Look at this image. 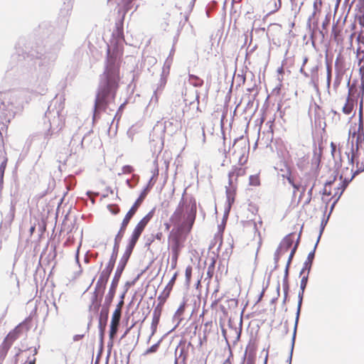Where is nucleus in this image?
<instances>
[{
	"instance_id": "nucleus-34",
	"label": "nucleus",
	"mask_w": 364,
	"mask_h": 364,
	"mask_svg": "<svg viewBox=\"0 0 364 364\" xmlns=\"http://www.w3.org/2000/svg\"><path fill=\"white\" fill-rule=\"evenodd\" d=\"M117 257V252L113 251V252L110 257L109 261L107 265L110 266L114 268Z\"/></svg>"
},
{
	"instance_id": "nucleus-19",
	"label": "nucleus",
	"mask_w": 364,
	"mask_h": 364,
	"mask_svg": "<svg viewBox=\"0 0 364 364\" xmlns=\"http://www.w3.org/2000/svg\"><path fill=\"white\" fill-rule=\"evenodd\" d=\"M314 258V251L311 252L308 255L307 259L304 264V267L302 268V269L300 272L301 275L304 274V272H306V270H308V273H309Z\"/></svg>"
},
{
	"instance_id": "nucleus-56",
	"label": "nucleus",
	"mask_w": 364,
	"mask_h": 364,
	"mask_svg": "<svg viewBox=\"0 0 364 364\" xmlns=\"http://www.w3.org/2000/svg\"><path fill=\"white\" fill-rule=\"evenodd\" d=\"M329 23V20L326 19L323 22L322 26L325 28Z\"/></svg>"
},
{
	"instance_id": "nucleus-36",
	"label": "nucleus",
	"mask_w": 364,
	"mask_h": 364,
	"mask_svg": "<svg viewBox=\"0 0 364 364\" xmlns=\"http://www.w3.org/2000/svg\"><path fill=\"white\" fill-rule=\"evenodd\" d=\"M359 63L358 65L360 66V73L362 75V77H364V57L358 58Z\"/></svg>"
},
{
	"instance_id": "nucleus-40",
	"label": "nucleus",
	"mask_w": 364,
	"mask_h": 364,
	"mask_svg": "<svg viewBox=\"0 0 364 364\" xmlns=\"http://www.w3.org/2000/svg\"><path fill=\"white\" fill-rule=\"evenodd\" d=\"M158 347H159L158 344H154V345L151 346L149 348H148L146 350L145 354H149V353L156 352L158 349Z\"/></svg>"
},
{
	"instance_id": "nucleus-25",
	"label": "nucleus",
	"mask_w": 364,
	"mask_h": 364,
	"mask_svg": "<svg viewBox=\"0 0 364 364\" xmlns=\"http://www.w3.org/2000/svg\"><path fill=\"white\" fill-rule=\"evenodd\" d=\"M189 82L195 87H201L203 85V80L194 75H189Z\"/></svg>"
},
{
	"instance_id": "nucleus-7",
	"label": "nucleus",
	"mask_w": 364,
	"mask_h": 364,
	"mask_svg": "<svg viewBox=\"0 0 364 364\" xmlns=\"http://www.w3.org/2000/svg\"><path fill=\"white\" fill-rule=\"evenodd\" d=\"M23 326V323H21L9 331L2 343L11 348L14 341H16L22 334Z\"/></svg>"
},
{
	"instance_id": "nucleus-21",
	"label": "nucleus",
	"mask_w": 364,
	"mask_h": 364,
	"mask_svg": "<svg viewBox=\"0 0 364 364\" xmlns=\"http://www.w3.org/2000/svg\"><path fill=\"white\" fill-rule=\"evenodd\" d=\"M357 57H364V36L359 34L358 36Z\"/></svg>"
},
{
	"instance_id": "nucleus-17",
	"label": "nucleus",
	"mask_w": 364,
	"mask_h": 364,
	"mask_svg": "<svg viewBox=\"0 0 364 364\" xmlns=\"http://www.w3.org/2000/svg\"><path fill=\"white\" fill-rule=\"evenodd\" d=\"M0 159H1V165H0V180L3 179L4 171L6 167L7 164V157L6 151L3 150H0Z\"/></svg>"
},
{
	"instance_id": "nucleus-18",
	"label": "nucleus",
	"mask_w": 364,
	"mask_h": 364,
	"mask_svg": "<svg viewBox=\"0 0 364 364\" xmlns=\"http://www.w3.org/2000/svg\"><path fill=\"white\" fill-rule=\"evenodd\" d=\"M136 0H122V9L119 11V14H122V18L133 7V2Z\"/></svg>"
},
{
	"instance_id": "nucleus-60",
	"label": "nucleus",
	"mask_w": 364,
	"mask_h": 364,
	"mask_svg": "<svg viewBox=\"0 0 364 364\" xmlns=\"http://www.w3.org/2000/svg\"><path fill=\"white\" fill-rule=\"evenodd\" d=\"M34 230H35V227H32V228H31V232H33Z\"/></svg>"
},
{
	"instance_id": "nucleus-49",
	"label": "nucleus",
	"mask_w": 364,
	"mask_h": 364,
	"mask_svg": "<svg viewBox=\"0 0 364 364\" xmlns=\"http://www.w3.org/2000/svg\"><path fill=\"white\" fill-rule=\"evenodd\" d=\"M318 4L319 5H321V0H316L314 2V14H316V11L318 10Z\"/></svg>"
},
{
	"instance_id": "nucleus-51",
	"label": "nucleus",
	"mask_w": 364,
	"mask_h": 364,
	"mask_svg": "<svg viewBox=\"0 0 364 364\" xmlns=\"http://www.w3.org/2000/svg\"><path fill=\"white\" fill-rule=\"evenodd\" d=\"M154 237H155L157 240L161 241V240H162V238H163V233H162V232H157V233L155 235Z\"/></svg>"
},
{
	"instance_id": "nucleus-14",
	"label": "nucleus",
	"mask_w": 364,
	"mask_h": 364,
	"mask_svg": "<svg viewBox=\"0 0 364 364\" xmlns=\"http://www.w3.org/2000/svg\"><path fill=\"white\" fill-rule=\"evenodd\" d=\"M162 310L160 309L159 307H155L153 311V316H152V321L151 323V328L152 329L153 333L156 331L157 326L159 325L160 318L161 316Z\"/></svg>"
},
{
	"instance_id": "nucleus-43",
	"label": "nucleus",
	"mask_w": 364,
	"mask_h": 364,
	"mask_svg": "<svg viewBox=\"0 0 364 364\" xmlns=\"http://www.w3.org/2000/svg\"><path fill=\"white\" fill-rule=\"evenodd\" d=\"M177 276H178V272H175L167 285L173 287L175 284V282L176 280Z\"/></svg>"
},
{
	"instance_id": "nucleus-4",
	"label": "nucleus",
	"mask_w": 364,
	"mask_h": 364,
	"mask_svg": "<svg viewBox=\"0 0 364 364\" xmlns=\"http://www.w3.org/2000/svg\"><path fill=\"white\" fill-rule=\"evenodd\" d=\"M358 146L356 147V153L354 152L353 149H352V154L350 157L348 156V160L350 164H356V170L353 171V168H350L348 167H345L342 168L340 179L342 181V185L341 187L338 188V191L334 193V196L338 195L339 196L343 193L345 188L347 187L348 183L353 180L355 176L361 171H364V162H360L358 160Z\"/></svg>"
},
{
	"instance_id": "nucleus-16",
	"label": "nucleus",
	"mask_w": 364,
	"mask_h": 364,
	"mask_svg": "<svg viewBox=\"0 0 364 364\" xmlns=\"http://www.w3.org/2000/svg\"><path fill=\"white\" fill-rule=\"evenodd\" d=\"M55 122H56L55 128L58 131L62 130L63 129V127H65V119L63 117V116H61L58 112L57 113L56 116H54V117L53 119V122H50V129H51L53 128V124H55Z\"/></svg>"
},
{
	"instance_id": "nucleus-6",
	"label": "nucleus",
	"mask_w": 364,
	"mask_h": 364,
	"mask_svg": "<svg viewBox=\"0 0 364 364\" xmlns=\"http://www.w3.org/2000/svg\"><path fill=\"white\" fill-rule=\"evenodd\" d=\"M247 171V166L245 165H235L232 167L231 171L228 173L229 185L232 186L233 181L237 182V178L240 176L246 175Z\"/></svg>"
},
{
	"instance_id": "nucleus-22",
	"label": "nucleus",
	"mask_w": 364,
	"mask_h": 364,
	"mask_svg": "<svg viewBox=\"0 0 364 364\" xmlns=\"http://www.w3.org/2000/svg\"><path fill=\"white\" fill-rule=\"evenodd\" d=\"M236 195V188L231 187L226 188V196L229 205H232L235 202V198Z\"/></svg>"
},
{
	"instance_id": "nucleus-53",
	"label": "nucleus",
	"mask_w": 364,
	"mask_h": 364,
	"mask_svg": "<svg viewBox=\"0 0 364 364\" xmlns=\"http://www.w3.org/2000/svg\"><path fill=\"white\" fill-rule=\"evenodd\" d=\"M248 349H250L251 350L254 351V350H255V346L254 343H253V344H252V345L250 343V344L247 346V347L246 351H247Z\"/></svg>"
},
{
	"instance_id": "nucleus-15",
	"label": "nucleus",
	"mask_w": 364,
	"mask_h": 364,
	"mask_svg": "<svg viewBox=\"0 0 364 364\" xmlns=\"http://www.w3.org/2000/svg\"><path fill=\"white\" fill-rule=\"evenodd\" d=\"M342 28H341L337 23L333 24L332 27V36L334 41L336 42L337 44H342L343 41V38L342 36Z\"/></svg>"
},
{
	"instance_id": "nucleus-29",
	"label": "nucleus",
	"mask_w": 364,
	"mask_h": 364,
	"mask_svg": "<svg viewBox=\"0 0 364 364\" xmlns=\"http://www.w3.org/2000/svg\"><path fill=\"white\" fill-rule=\"evenodd\" d=\"M192 272L193 267L191 265H188L186 268L185 276H186V282L188 284L191 283V277H192Z\"/></svg>"
},
{
	"instance_id": "nucleus-47",
	"label": "nucleus",
	"mask_w": 364,
	"mask_h": 364,
	"mask_svg": "<svg viewBox=\"0 0 364 364\" xmlns=\"http://www.w3.org/2000/svg\"><path fill=\"white\" fill-rule=\"evenodd\" d=\"M185 311V304H182L179 306V308L178 309L177 311H176V314H178L179 316H181V314H183Z\"/></svg>"
},
{
	"instance_id": "nucleus-35",
	"label": "nucleus",
	"mask_w": 364,
	"mask_h": 364,
	"mask_svg": "<svg viewBox=\"0 0 364 364\" xmlns=\"http://www.w3.org/2000/svg\"><path fill=\"white\" fill-rule=\"evenodd\" d=\"M107 208L114 215L118 214L120 211V209L117 205H109Z\"/></svg>"
},
{
	"instance_id": "nucleus-27",
	"label": "nucleus",
	"mask_w": 364,
	"mask_h": 364,
	"mask_svg": "<svg viewBox=\"0 0 364 364\" xmlns=\"http://www.w3.org/2000/svg\"><path fill=\"white\" fill-rule=\"evenodd\" d=\"M309 274L308 273V270H306V272H304L301 279V282H300V287H301V294H303L304 293V291L306 287V284H307V281H308V277H309Z\"/></svg>"
},
{
	"instance_id": "nucleus-20",
	"label": "nucleus",
	"mask_w": 364,
	"mask_h": 364,
	"mask_svg": "<svg viewBox=\"0 0 364 364\" xmlns=\"http://www.w3.org/2000/svg\"><path fill=\"white\" fill-rule=\"evenodd\" d=\"M281 0H269V4H267V9L269 10V14L275 13L281 8Z\"/></svg>"
},
{
	"instance_id": "nucleus-52",
	"label": "nucleus",
	"mask_w": 364,
	"mask_h": 364,
	"mask_svg": "<svg viewBox=\"0 0 364 364\" xmlns=\"http://www.w3.org/2000/svg\"><path fill=\"white\" fill-rule=\"evenodd\" d=\"M117 240H120L119 238H117V240L115 239V241H117ZM118 250H119V244L117 242H115L113 251L117 252V254Z\"/></svg>"
},
{
	"instance_id": "nucleus-39",
	"label": "nucleus",
	"mask_w": 364,
	"mask_h": 364,
	"mask_svg": "<svg viewBox=\"0 0 364 364\" xmlns=\"http://www.w3.org/2000/svg\"><path fill=\"white\" fill-rule=\"evenodd\" d=\"M149 191V188L147 186L146 188H144L142 191V192L141 193V194L139 195L138 198L141 199V200H142L144 201L145 198L146 197Z\"/></svg>"
},
{
	"instance_id": "nucleus-55",
	"label": "nucleus",
	"mask_w": 364,
	"mask_h": 364,
	"mask_svg": "<svg viewBox=\"0 0 364 364\" xmlns=\"http://www.w3.org/2000/svg\"><path fill=\"white\" fill-rule=\"evenodd\" d=\"M35 363H36V358H34L28 360V362H26L24 364H35Z\"/></svg>"
},
{
	"instance_id": "nucleus-42",
	"label": "nucleus",
	"mask_w": 364,
	"mask_h": 364,
	"mask_svg": "<svg viewBox=\"0 0 364 364\" xmlns=\"http://www.w3.org/2000/svg\"><path fill=\"white\" fill-rule=\"evenodd\" d=\"M296 245H295L292 250H291V252H290V255H289V259H288V262H287V267H289V264L291 263V259L295 254V252H296Z\"/></svg>"
},
{
	"instance_id": "nucleus-45",
	"label": "nucleus",
	"mask_w": 364,
	"mask_h": 364,
	"mask_svg": "<svg viewBox=\"0 0 364 364\" xmlns=\"http://www.w3.org/2000/svg\"><path fill=\"white\" fill-rule=\"evenodd\" d=\"M356 127L357 124H355L353 127H350L349 129V135L354 137L356 135Z\"/></svg>"
},
{
	"instance_id": "nucleus-12",
	"label": "nucleus",
	"mask_w": 364,
	"mask_h": 364,
	"mask_svg": "<svg viewBox=\"0 0 364 364\" xmlns=\"http://www.w3.org/2000/svg\"><path fill=\"white\" fill-rule=\"evenodd\" d=\"M353 88L350 87L348 92V97L346 99V104L342 108V111L346 114H350L354 108L356 101L352 97Z\"/></svg>"
},
{
	"instance_id": "nucleus-48",
	"label": "nucleus",
	"mask_w": 364,
	"mask_h": 364,
	"mask_svg": "<svg viewBox=\"0 0 364 364\" xmlns=\"http://www.w3.org/2000/svg\"><path fill=\"white\" fill-rule=\"evenodd\" d=\"M358 139L359 138V136H360V132H363V122L361 121V119L360 120V122L358 125Z\"/></svg>"
},
{
	"instance_id": "nucleus-3",
	"label": "nucleus",
	"mask_w": 364,
	"mask_h": 364,
	"mask_svg": "<svg viewBox=\"0 0 364 364\" xmlns=\"http://www.w3.org/2000/svg\"><path fill=\"white\" fill-rule=\"evenodd\" d=\"M186 190L183 194L186 193ZM197 206L196 201L193 197H191L188 200L185 199L182 197L176 210L171 215L169 222L174 225H178L181 221L185 219V213H186V218L182 227L185 225V223L188 224L190 228H192L196 217Z\"/></svg>"
},
{
	"instance_id": "nucleus-38",
	"label": "nucleus",
	"mask_w": 364,
	"mask_h": 364,
	"mask_svg": "<svg viewBox=\"0 0 364 364\" xmlns=\"http://www.w3.org/2000/svg\"><path fill=\"white\" fill-rule=\"evenodd\" d=\"M178 255H171V268L175 269L177 266Z\"/></svg>"
},
{
	"instance_id": "nucleus-5",
	"label": "nucleus",
	"mask_w": 364,
	"mask_h": 364,
	"mask_svg": "<svg viewBox=\"0 0 364 364\" xmlns=\"http://www.w3.org/2000/svg\"><path fill=\"white\" fill-rule=\"evenodd\" d=\"M169 247L171 255H180L184 247L185 237L183 236L180 229L176 232L171 231L168 236Z\"/></svg>"
},
{
	"instance_id": "nucleus-11",
	"label": "nucleus",
	"mask_w": 364,
	"mask_h": 364,
	"mask_svg": "<svg viewBox=\"0 0 364 364\" xmlns=\"http://www.w3.org/2000/svg\"><path fill=\"white\" fill-rule=\"evenodd\" d=\"M292 243H293V240L291 237V236H287L284 239L282 245L279 247V249L277 250V252L275 254L276 262H277V261L279 259V257L280 255H284L288 252L289 248L291 247Z\"/></svg>"
},
{
	"instance_id": "nucleus-33",
	"label": "nucleus",
	"mask_w": 364,
	"mask_h": 364,
	"mask_svg": "<svg viewBox=\"0 0 364 364\" xmlns=\"http://www.w3.org/2000/svg\"><path fill=\"white\" fill-rule=\"evenodd\" d=\"M215 261L213 259L212 263L209 265L207 271V275L209 279H211L214 274Z\"/></svg>"
},
{
	"instance_id": "nucleus-24",
	"label": "nucleus",
	"mask_w": 364,
	"mask_h": 364,
	"mask_svg": "<svg viewBox=\"0 0 364 364\" xmlns=\"http://www.w3.org/2000/svg\"><path fill=\"white\" fill-rule=\"evenodd\" d=\"M10 348L4 344L3 343L0 345V364H3L7 353L9 350Z\"/></svg>"
},
{
	"instance_id": "nucleus-44",
	"label": "nucleus",
	"mask_w": 364,
	"mask_h": 364,
	"mask_svg": "<svg viewBox=\"0 0 364 364\" xmlns=\"http://www.w3.org/2000/svg\"><path fill=\"white\" fill-rule=\"evenodd\" d=\"M124 305V301L122 299L118 304L117 305V307L114 311H118L119 313L122 314V309Z\"/></svg>"
},
{
	"instance_id": "nucleus-23",
	"label": "nucleus",
	"mask_w": 364,
	"mask_h": 364,
	"mask_svg": "<svg viewBox=\"0 0 364 364\" xmlns=\"http://www.w3.org/2000/svg\"><path fill=\"white\" fill-rule=\"evenodd\" d=\"M282 176L283 179L286 178L288 181V182L293 186L294 189V194H295L296 192L299 190V186L294 183V178L291 176V171H288L286 175L282 174Z\"/></svg>"
},
{
	"instance_id": "nucleus-28",
	"label": "nucleus",
	"mask_w": 364,
	"mask_h": 364,
	"mask_svg": "<svg viewBox=\"0 0 364 364\" xmlns=\"http://www.w3.org/2000/svg\"><path fill=\"white\" fill-rule=\"evenodd\" d=\"M107 316H108V311H107L105 313L104 322L102 321V318H100L99 326H100V336L102 338L104 336V331H105L106 323H107Z\"/></svg>"
},
{
	"instance_id": "nucleus-41",
	"label": "nucleus",
	"mask_w": 364,
	"mask_h": 364,
	"mask_svg": "<svg viewBox=\"0 0 364 364\" xmlns=\"http://www.w3.org/2000/svg\"><path fill=\"white\" fill-rule=\"evenodd\" d=\"M296 245H295L292 250H291V252H290V255H289V259H288V262H287V267H289V264L291 263V259L295 254V252H296Z\"/></svg>"
},
{
	"instance_id": "nucleus-8",
	"label": "nucleus",
	"mask_w": 364,
	"mask_h": 364,
	"mask_svg": "<svg viewBox=\"0 0 364 364\" xmlns=\"http://www.w3.org/2000/svg\"><path fill=\"white\" fill-rule=\"evenodd\" d=\"M122 314L118 311H114L112 316L110 329H109V344L113 345L114 338L117 333Z\"/></svg>"
},
{
	"instance_id": "nucleus-54",
	"label": "nucleus",
	"mask_w": 364,
	"mask_h": 364,
	"mask_svg": "<svg viewBox=\"0 0 364 364\" xmlns=\"http://www.w3.org/2000/svg\"><path fill=\"white\" fill-rule=\"evenodd\" d=\"M245 364H255V361L252 358H249Z\"/></svg>"
},
{
	"instance_id": "nucleus-9",
	"label": "nucleus",
	"mask_w": 364,
	"mask_h": 364,
	"mask_svg": "<svg viewBox=\"0 0 364 364\" xmlns=\"http://www.w3.org/2000/svg\"><path fill=\"white\" fill-rule=\"evenodd\" d=\"M112 270L113 267L107 265L105 267V269L100 272L99 279L96 283V289L104 292L106 288L107 282Z\"/></svg>"
},
{
	"instance_id": "nucleus-58",
	"label": "nucleus",
	"mask_w": 364,
	"mask_h": 364,
	"mask_svg": "<svg viewBox=\"0 0 364 364\" xmlns=\"http://www.w3.org/2000/svg\"><path fill=\"white\" fill-rule=\"evenodd\" d=\"M158 175H159V168H158V167H156L155 169L154 176H158Z\"/></svg>"
},
{
	"instance_id": "nucleus-1",
	"label": "nucleus",
	"mask_w": 364,
	"mask_h": 364,
	"mask_svg": "<svg viewBox=\"0 0 364 364\" xmlns=\"http://www.w3.org/2000/svg\"><path fill=\"white\" fill-rule=\"evenodd\" d=\"M120 79V62L115 56L110 55L107 58V63L96 97L95 109L106 106L109 97L114 100Z\"/></svg>"
},
{
	"instance_id": "nucleus-2",
	"label": "nucleus",
	"mask_w": 364,
	"mask_h": 364,
	"mask_svg": "<svg viewBox=\"0 0 364 364\" xmlns=\"http://www.w3.org/2000/svg\"><path fill=\"white\" fill-rule=\"evenodd\" d=\"M155 213V208H152L146 215H145L135 225L132 234L129 238L128 245L126 250L121 258L118 267L117 268L114 277L112 281L111 286L109 287V292L105 297V302L109 305L113 300L116 289L118 285V282L121 274L127 264V262L134 248L137 241L139 240L141 235L145 230L146 225L153 218Z\"/></svg>"
},
{
	"instance_id": "nucleus-46",
	"label": "nucleus",
	"mask_w": 364,
	"mask_h": 364,
	"mask_svg": "<svg viewBox=\"0 0 364 364\" xmlns=\"http://www.w3.org/2000/svg\"><path fill=\"white\" fill-rule=\"evenodd\" d=\"M172 289L173 287L168 286V285H166V287H165L164 290L163 291V293L164 294H166V296H168L170 295L171 294V291H172Z\"/></svg>"
},
{
	"instance_id": "nucleus-13",
	"label": "nucleus",
	"mask_w": 364,
	"mask_h": 364,
	"mask_svg": "<svg viewBox=\"0 0 364 364\" xmlns=\"http://www.w3.org/2000/svg\"><path fill=\"white\" fill-rule=\"evenodd\" d=\"M233 154L238 156V164L245 165L248 161L249 157V149H247L245 146L240 147V149L235 150Z\"/></svg>"
},
{
	"instance_id": "nucleus-59",
	"label": "nucleus",
	"mask_w": 364,
	"mask_h": 364,
	"mask_svg": "<svg viewBox=\"0 0 364 364\" xmlns=\"http://www.w3.org/2000/svg\"><path fill=\"white\" fill-rule=\"evenodd\" d=\"M241 331H240L237 333V339L238 340L240 337Z\"/></svg>"
},
{
	"instance_id": "nucleus-57",
	"label": "nucleus",
	"mask_w": 364,
	"mask_h": 364,
	"mask_svg": "<svg viewBox=\"0 0 364 364\" xmlns=\"http://www.w3.org/2000/svg\"><path fill=\"white\" fill-rule=\"evenodd\" d=\"M171 223H164V226L166 228V230H168L171 228Z\"/></svg>"
},
{
	"instance_id": "nucleus-32",
	"label": "nucleus",
	"mask_w": 364,
	"mask_h": 364,
	"mask_svg": "<svg viewBox=\"0 0 364 364\" xmlns=\"http://www.w3.org/2000/svg\"><path fill=\"white\" fill-rule=\"evenodd\" d=\"M134 171V168L132 166L126 165L124 166L122 168V172L119 173V175L121 174H129Z\"/></svg>"
},
{
	"instance_id": "nucleus-26",
	"label": "nucleus",
	"mask_w": 364,
	"mask_h": 364,
	"mask_svg": "<svg viewBox=\"0 0 364 364\" xmlns=\"http://www.w3.org/2000/svg\"><path fill=\"white\" fill-rule=\"evenodd\" d=\"M249 185L252 186H258L260 185V178L258 174L250 176Z\"/></svg>"
},
{
	"instance_id": "nucleus-30",
	"label": "nucleus",
	"mask_w": 364,
	"mask_h": 364,
	"mask_svg": "<svg viewBox=\"0 0 364 364\" xmlns=\"http://www.w3.org/2000/svg\"><path fill=\"white\" fill-rule=\"evenodd\" d=\"M168 296H166V294H164L163 292L158 296V301H159V304L156 307H159L160 309L162 310L163 306L165 304L166 299L168 298Z\"/></svg>"
},
{
	"instance_id": "nucleus-31",
	"label": "nucleus",
	"mask_w": 364,
	"mask_h": 364,
	"mask_svg": "<svg viewBox=\"0 0 364 364\" xmlns=\"http://www.w3.org/2000/svg\"><path fill=\"white\" fill-rule=\"evenodd\" d=\"M333 181H328L325 183V186H324V188H323V194L324 195H327V196H331L332 195V193L331 191V186L332 185Z\"/></svg>"
},
{
	"instance_id": "nucleus-10",
	"label": "nucleus",
	"mask_w": 364,
	"mask_h": 364,
	"mask_svg": "<svg viewBox=\"0 0 364 364\" xmlns=\"http://www.w3.org/2000/svg\"><path fill=\"white\" fill-rule=\"evenodd\" d=\"M136 211H135L132 208H130L129 210V211L127 213L126 215L124 216V218L122 222L119 230L116 236V240L117 238H119V240H121L123 237L130 220L134 217V215L136 214Z\"/></svg>"
},
{
	"instance_id": "nucleus-50",
	"label": "nucleus",
	"mask_w": 364,
	"mask_h": 364,
	"mask_svg": "<svg viewBox=\"0 0 364 364\" xmlns=\"http://www.w3.org/2000/svg\"><path fill=\"white\" fill-rule=\"evenodd\" d=\"M308 57L306 56H304V58H303V65L300 69V72L302 73L304 72V65L306 64V63L308 62Z\"/></svg>"
},
{
	"instance_id": "nucleus-37",
	"label": "nucleus",
	"mask_w": 364,
	"mask_h": 364,
	"mask_svg": "<svg viewBox=\"0 0 364 364\" xmlns=\"http://www.w3.org/2000/svg\"><path fill=\"white\" fill-rule=\"evenodd\" d=\"M142 203V200L137 198L136 200L133 204V205L131 207V208L134 209L135 211L137 212L139 208L140 207Z\"/></svg>"
}]
</instances>
